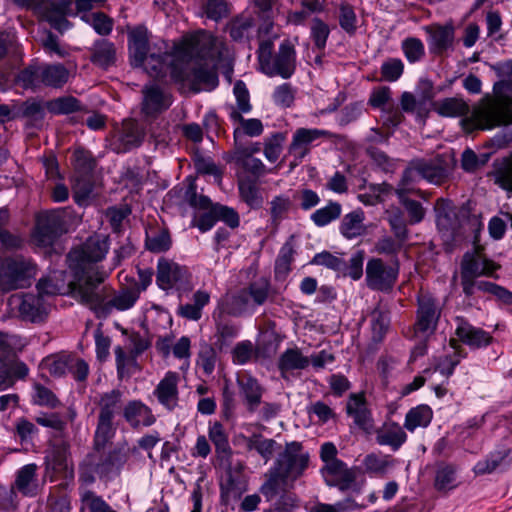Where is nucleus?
I'll return each instance as SVG.
<instances>
[{
    "label": "nucleus",
    "mask_w": 512,
    "mask_h": 512,
    "mask_svg": "<svg viewBox=\"0 0 512 512\" xmlns=\"http://www.w3.org/2000/svg\"><path fill=\"white\" fill-rule=\"evenodd\" d=\"M230 121L233 124H239L238 127L234 129V137L236 138L238 135L243 134L249 137H258L264 131L263 123L260 119L257 118H249L245 119L242 115H239L235 111L231 113Z\"/></svg>",
    "instance_id": "8fccbe9b"
},
{
    "label": "nucleus",
    "mask_w": 512,
    "mask_h": 512,
    "mask_svg": "<svg viewBox=\"0 0 512 512\" xmlns=\"http://www.w3.org/2000/svg\"><path fill=\"white\" fill-rule=\"evenodd\" d=\"M67 211L54 209L41 213L37 218L34 239L41 246H50L57 237L67 232Z\"/></svg>",
    "instance_id": "4468645a"
},
{
    "label": "nucleus",
    "mask_w": 512,
    "mask_h": 512,
    "mask_svg": "<svg viewBox=\"0 0 512 512\" xmlns=\"http://www.w3.org/2000/svg\"><path fill=\"white\" fill-rule=\"evenodd\" d=\"M233 94L236 99V105L227 104L225 106L229 115V119H231V113L233 111H235L239 115L250 113L252 111L253 106L250 101L249 90L244 81L237 80L234 83Z\"/></svg>",
    "instance_id": "de8ad7c7"
},
{
    "label": "nucleus",
    "mask_w": 512,
    "mask_h": 512,
    "mask_svg": "<svg viewBox=\"0 0 512 512\" xmlns=\"http://www.w3.org/2000/svg\"><path fill=\"white\" fill-rule=\"evenodd\" d=\"M46 473L50 475V480L54 481L55 476L73 477V466L69 460L65 449L55 450L51 457L46 461Z\"/></svg>",
    "instance_id": "e433bc0d"
},
{
    "label": "nucleus",
    "mask_w": 512,
    "mask_h": 512,
    "mask_svg": "<svg viewBox=\"0 0 512 512\" xmlns=\"http://www.w3.org/2000/svg\"><path fill=\"white\" fill-rule=\"evenodd\" d=\"M310 455L301 442L291 441L277 455L273 465L290 477L291 483L300 478L309 466Z\"/></svg>",
    "instance_id": "f8f14e48"
},
{
    "label": "nucleus",
    "mask_w": 512,
    "mask_h": 512,
    "mask_svg": "<svg viewBox=\"0 0 512 512\" xmlns=\"http://www.w3.org/2000/svg\"><path fill=\"white\" fill-rule=\"evenodd\" d=\"M455 323V335L463 344L470 348L480 349L492 342L493 337L489 332L473 326L464 317H456Z\"/></svg>",
    "instance_id": "4be33fe9"
},
{
    "label": "nucleus",
    "mask_w": 512,
    "mask_h": 512,
    "mask_svg": "<svg viewBox=\"0 0 512 512\" xmlns=\"http://www.w3.org/2000/svg\"><path fill=\"white\" fill-rule=\"evenodd\" d=\"M407 438L404 426L394 421L385 422L376 432V442L382 446H390L393 451L399 450Z\"/></svg>",
    "instance_id": "c85d7f7f"
},
{
    "label": "nucleus",
    "mask_w": 512,
    "mask_h": 512,
    "mask_svg": "<svg viewBox=\"0 0 512 512\" xmlns=\"http://www.w3.org/2000/svg\"><path fill=\"white\" fill-rule=\"evenodd\" d=\"M46 108L52 114L63 115L80 111L82 106L77 98L73 96H63L48 101Z\"/></svg>",
    "instance_id": "6e6d98bb"
},
{
    "label": "nucleus",
    "mask_w": 512,
    "mask_h": 512,
    "mask_svg": "<svg viewBox=\"0 0 512 512\" xmlns=\"http://www.w3.org/2000/svg\"><path fill=\"white\" fill-rule=\"evenodd\" d=\"M42 85L60 88L69 78V71L62 64H48L42 66Z\"/></svg>",
    "instance_id": "09e8293b"
},
{
    "label": "nucleus",
    "mask_w": 512,
    "mask_h": 512,
    "mask_svg": "<svg viewBox=\"0 0 512 512\" xmlns=\"http://www.w3.org/2000/svg\"><path fill=\"white\" fill-rule=\"evenodd\" d=\"M433 110L442 117H461L469 112L468 104L461 98L448 97L433 102Z\"/></svg>",
    "instance_id": "79ce46f5"
},
{
    "label": "nucleus",
    "mask_w": 512,
    "mask_h": 512,
    "mask_svg": "<svg viewBox=\"0 0 512 512\" xmlns=\"http://www.w3.org/2000/svg\"><path fill=\"white\" fill-rule=\"evenodd\" d=\"M507 453L504 451H495L490 453L486 459L478 461L474 466V472L479 475L490 474L494 472L506 459Z\"/></svg>",
    "instance_id": "69168bd1"
},
{
    "label": "nucleus",
    "mask_w": 512,
    "mask_h": 512,
    "mask_svg": "<svg viewBox=\"0 0 512 512\" xmlns=\"http://www.w3.org/2000/svg\"><path fill=\"white\" fill-rule=\"evenodd\" d=\"M310 30L315 47L324 51L330 34L329 26L322 19L315 17L312 19Z\"/></svg>",
    "instance_id": "338daca9"
},
{
    "label": "nucleus",
    "mask_w": 512,
    "mask_h": 512,
    "mask_svg": "<svg viewBox=\"0 0 512 512\" xmlns=\"http://www.w3.org/2000/svg\"><path fill=\"white\" fill-rule=\"evenodd\" d=\"M399 261L396 259L387 264L383 259L373 257L367 261L365 282L369 289L390 292L397 282Z\"/></svg>",
    "instance_id": "9b49d317"
},
{
    "label": "nucleus",
    "mask_w": 512,
    "mask_h": 512,
    "mask_svg": "<svg viewBox=\"0 0 512 512\" xmlns=\"http://www.w3.org/2000/svg\"><path fill=\"white\" fill-rule=\"evenodd\" d=\"M104 278L105 274L101 272L87 273L73 289L80 301L98 314L101 313L105 298L108 297V288L101 286Z\"/></svg>",
    "instance_id": "2eb2a0df"
},
{
    "label": "nucleus",
    "mask_w": 512,
    "mask_h": 512,
    "mask_svg": "<svg viewBox=\"0 0 512 512\" xmlns=\"http://www.w3.org/2000/svg\"><path fill=\"white\" fill-rule=\"evenodd\" d=\"M71 355L58 354L46 357L42 365L54 377L64 376L69 372Z\"/></svg>",
    "instance_id": "052dcab7"
},
{
    "label": "nucleus",
    "mask_w": 512,
    "mask_h": 512,
    "mask_svg": "<svg viewBox=\"0 0 512 512\" xmlns=\"http://www.w3.org/2000/svg\"><path fill=\"white\" fill-rule=\"evenodd\" d=\"M255 13L263 21L261 29L269 33L274 25V19L279 14L280 0H252Z\"/></svg>",
    "instance_id": "37998d69"
},
{
    "label": "nucleus",
    "mask_w": 512,
    "mask_h": 512,
    "mask_svg": "<svg viewBox=\"0 0 512 512\" xmlns=\"http://www.w3.org/2000/svg\"><path fill=\"white\" fill-rule=\"evenodd\" d=\"M442 313L439 301L428 292H422L417 296L416 321L413 332L416 337L426 340L437 329Z\"/></svg>",
    "instance_id": "1a4fd4ad"
},
{
    "label": "nucleus",
    "mask_w": 512,
    "mask_h": 512,
    "mask_svg": "<svg viewBox=\"0 0 512 512\" xmlns=\"http://www.w3.org/2000/svg\"><path fill=\"white\" fill-rule=\"evenodd\" d=\"M433 419L432 409L425 404L411 408L405 415L404 428L414 432L417 428H426Z\"/></svg>",
    "instance_id": "a19ab883"
},
{
    "label": "nucleus",
    "mask_w": 512,
    "mask_h": 512,
    "mask_svg": "<svg viewBox=\"0 0 512 512\" xmlns=\"http://www.w3.org/2000/svg\"><path fill=\"white\" fill-rule=\"evenodd\" d=\"M472 119L475 126L482 130H489L512 122V98L508 96L497 97L482 108L474 111Z\"/></svg>",
    "instance_id": "9d476101"
},
{
    "label": "nucleus",
    "mask_w": 512,
    "mask_h": 512,
    "mask_svg": "<svg viewBox=\"0 0 512 512\" xmlns=\"http://www.w3.org/2000/svg\"><path fill=\"white\" fill-rule=\"evenodd\" d=\"M346 411L348 416L353 418L354 424L358 428L366 432L371 431L373 428V419L367 408L365 397L362 394H351L349 396Z\"/></svg>",
    "instance_id": "bb28decb"
},
{
    "label": "nucleus",
    "mask_w": 512,
    "mask_h": 512,
    "mask_svg": "<svg viewBox=\"0 0 512 512\" xmlns=\"http://www.w3.org/2000/svg\"><path fill=\"white\" fill-rule=\"evenodd\" d=\"M293 209V201L287 194H279L274 196L269 202L270 225L277 231L280 224L288 218L290 211Z\"/></svg>",
    "instance_id": "4c0bfd02"
},
{
    "label": "nucleus",
    "mask_w": 512,
    "mask_h": 512,
    "mask_svg": "<svg viewBox=\"0 0 512 512\" xmlns=\"http://www.w3.org/2000/svg\"><path fill=\"white\" fill-rule=\"evenodd\" d=\"M310 365L309 356L302 353L297 346L286 349L278 358L277 367L282 377L296 370H305Z\"/></svg>",
    "instance_id": "7c9ffc66"
},
{
    "label": "nucleus",
    "mask_w": 512,
    "mask_h": 512,
    "mask_svg": "<svg viewBox=\"0 0 512 512\" xmlns=\"http://www.w3.org/2000/svg\"><path fill=\"white\" fill-rule=\"evenodd\" d=\"M424 30L428 34L427 41L432 53L442 54L453 46L455 30L452 23L432 24L425 26Z\"/></svg>",
    "instance_id": "a878e982"
},
{
    "label": "nucleus",
    "mask_w": 512,
    "mask_h": 512,
    "mask_svg": "<svg viewBox=\"0 0 512 512\" xmlns=\"http://www.w3.org/2000/svg\"><path fill=\"white\" fill-rule=\"evenodd\" d=\"M80 501L82 509L89 512H117L101 496L92 490L80 489Z\"/></svg>",
    "instance_id": "5fc2aeb1"
},
{
    "label": "nucleus",
    "mask_w": 512,
    "mask_h": 512,
    "mask_svg": "<svg viewBox=\"0 0 512 512\" xmlns=\"http://www.w3.org/2000/svg\"><path fill=\"white\" fill-rule=\"evenodd\" d=\"M246 489L247 481L243 463L237 462L234 465H229L220 482L221 497L227 501L237 499L241 497Z\"/></svg>",
    "instance_id": "412c9836"
},
{
    "label": "nucleus",
    "mask_w": 512,
    "mask_h": 512,
    "mask_svg": "<svg viewBox=\"0 0 512 512\" xmlns=\"http://www.w3.org/2000/svg\"><path fill=\"white\" fill-rule=\"evenodd\" d=\"M123 392L119 389H112L99 395L96 401L98 409L97 426L94 432V447L96 450L105 448L117 431V416L124 411Z\"/></svg>",
    "instance_id": "39448f33"
},
{
    "label": "nucleus",
    "mask_w": 512,
    "mask_h": 512,
    "mask_svg": "<svg viewBox=\"0 0 512 512\" xmlns=\"http://www.w3.org/2000/svg\"><path fill=\"white\" fill-rule=\"evenodd\" d=\"M123 419L134 430L151 427L157 420L152 409L139 399L125 403Z\"/></svg>",
    "instance_id": "393cba45"
},
{
    "label": "nucleus",
    "mask_w": 512,
    "mask_h": 512,
    "mask_svg": "<svg viewBox=\"0 0 512 512\" xmlns=\"http://www.w3.org/2000/svg\"><path fill=\"white\" fill-rule=\"evenodd\" d=\"M72 0H40L36 7V15L60 33L72 27L67 17H74Z\"/></svg>",
    "instance_id": "dca6fc26"
},
{
    "label": "nucleus",
    "mask_w": 512,
    "mask_h": 512,
    "mask_svg": "<svg viewBox=\"0 0 512 512\" xmlns=\"http://www.w3.org/2000/svg\"><path fill=\"white\" fill-rule=\"evenodd\" d=\"M270 282L267 278L261 277L253 282H251L246 288L248 295L252 300L253 306H261L263 305L270 294Z\"/></svg>",
    "instance_id": "13d9d810"
},
{
    "label": "nucleus",
    "mask_w": 512,
    "mask_h": 512,
    "mask_svg": "<svg viewBox=\"0 0 512 512\" xmlns=\"http://www.w3.org/2000/svg\"><path fill=\"white\" fill-rule=\"evenodd\" d=\"M142 113L147 117H156L166 111L173 102L172 95L158 84L150 82L142 89Z\"/></svg>",
    "instance_id": "a211bd4d"
},
{
    "label": "nucleus",
    "mask_w": 512,
    "mask_h": 512,
    "mask_svg": "<svg viewBox=\"0 0 512 512\" xmlns=\"http://www.w3.org/2000/svg\"><path fill=\"white\" fill-rule=\"evenodd\" d=\"M394 465L395 460L390 455L369 453L363 459L364 469L369 474L383 476Z\"/></svg>",
    "instance_id": "603ef678"
},
{
    "label": "nucleus",
    "mask_w": 512,
    "mask_h": 512,
    "mask_svg": "<svg viewBox=\"0 0 512 512\" xmlns=\"http://www.w3.org/2000/svg\"><path fill=\"white\" fill-rule=\"evenodd\" d=\"M342 213V205L337 201H328L326 206L315 210L311 215V221L317 227H324L337 220Z\"/></svg>",
    "instance_id": "3c124183"
},
{
    "label": "nucleus",
    "mask_w": 512,
    "mask_h": 512,
    "mask_svg": "<svg viewBox=\"0 0 512 512\" xmlns=\"http://www.w3.org/2000/svg\"><path fill=\"white\" fill-rule=\"evenodd\" d=\"M500 266L489 259L480 247L464 253L460 263V278L463 293L470 297L475 294L476 278L494 277Z\"/></svg>",
    "instance_id": "0eeeda50"
},
{
    "label": "nucleus",
    "mask_w": 512,
    "mask_h": 512,
    "mask_svg": "<svg viewBox=\"0 0 512 512\" xmlns=\"http://www.w3.org/2000/svg\"><path fill=\"white\" fill-rule=\"evenodd\" d=\"M241 199L251 208H259L262 197L256 184L250 180H240L238 183Z\"/></svg>",
    "instance_id": "e2e57ef3"
},
{
    "label": "nucleus",
    "mask_w": 512,
    "mask_h": 512,
    "mask_svg": "<svg viewBox=\"0 0 512 512\" xmlns=\"http://www.w3.org/2000/svg\"><path fill=\"white\" fill-rule=\"evenodd\" d=\"M335 134L324 129L298 128L292 136L289 152L296 159L302 160L310 153L311 144L320 138L332 139Z\"/></svg>",
    "instance_id": "aec40b11"
},
{
    "label": "nucleus",
    "mask_w": 512,
    "mask_h": 512,
    "mask_svg": "<svg viewBox=\"0 0 512 512\" xmlns=\"http://www.w3.org/2000/svg\"><path fill=\"white\" fill-rule=\"evenodd\" d=\"M144 136L145 132L135 120H124L117 135V152H127L139 147L143 142Z\"/></svg>",
    "instance_id": "cd10ccee"
},
{
    "label": "nucleus",
    "mask_w": 512,
    "mask_h": 512,
    "mask_svg": "<svg viewBox=\"0 0 512 512\" xmlns=\"http://www.w3.org/2000/svg\"><path fill=\"white\" fill-rule=\"evenodd\" d=\"M364 220L365 213L362 209L353 210L344 215L339 226V231L342 236L348 240L363 236L367 231Z\"/></svg>",
    "instance_id": "72a5a7b5"
},
{
    "label": "nucleus",
    "mask_w": 512,
    "mask_h": 512,
    "mask_svg": "<svg viewBox=\"0 0 512 512\" xmlns=\"http://www.w3.org/2000/svg\"><path fill=\"white\" fill-rule=\"evenodd\" d=\"M37 469L35 463H30L17 471L13 487L23 496L34 497L37 495Z\"/></svg>",
    "instance_id": "473e14b6"
},
{
    "label": "nucleus",
    "mask_w": 512,
    "mask_h": 512,
    "mask_svg": "<svg viewBox=\"0 0 512 512\" xmlns=\"http://www.w3.org/2000/svg\"><path fill=\"white\" fill-rule=\"evenodd\" d=\"M266 478V481L260 487V492L268 501L286 491L288 484L291 482L290 477L286 476L275 465H272L268 470Z\"/></svg>",
    "instance_id": "2f4dec72"
},
{
    "label": "nucleus",
    "mask_w": 512,
    "mask_h": 512,
    "mask_svg": "<svg viewBox=\"0 0 512 512\" xmlns=\"http://www.w3.org/2000/svg\"><path fill=\"white\" fill-rule=\"evenodd\" d=\"M81 20L92 26L94 31L101 36H107L113 30V19L103 12L83 14Z\"/></svg>",
    "instance_id": "4d7b16f0"
},
{
    "label": "nucleus",
    "mask_w": 512,
    "mask_h": 512,
    "mask_svg": "<svg viewBox=\"0 0 512 512\" xmlns=\"http://www.w3.org/2000/svg\"><path fill=\"white\" fill-rule=\"evenodd\" d=\"M295 253L294 236L291 235L280 248L275 260L274 272L276 279H285L291 272Z\"/></svg>",
    "instance_id": "58836bf2"
},
{
    "label": "nucleus",
    "mask_w": 512,
    "mask_h": 512,
    "mask_svg": "<svg viewBox=\"0 0 512 512\" xmlns=\"http://www.w3.org/2000/svg\"><path fill=\"white\" fill-rule=\"evenodd\" d=\"M179 381L180 376L177 372L168 371L153 391L158 403L167 411H173L178 406Z\"/></svg>",
    "instance_id": "5701e85b"
},
{
    "label": "nucleus",
    "mask_w": 512,
    "mask_h": 512,
    "mask_svg": "<svg viewBox=\"0 0 512 512\" xmlns=\"http://www.w3.org/2000/svg\"><path fill=\"white\" fill-rule=\"evenodd\" d=\"M109 238L101 234H94L86 239V241L72 249L67 260L69 267L77 274L85 272L89 264L102 261L109 251Z\"/></svg>",
    "instance_id": "6e6552de"
},
{
    "label": "nucleus",
    "mask_w": 512,
    "mask_h": 512,
    "mask_svg": "<svg viewBox=\"0 0 512 512\" xmlns=\"http://www.w3.org/2000/svg\"><path fill=\"white\" fill-rule=\"evenodd\" d=\"M90 61L103 69H107L116 62V48L114 43L107 39L96 40L91 48Z\"/></svg>",
    "instance_id": "c9c22d12"
},
{
    "label": "nucleus",
    "mask_w": 512,
    "mask_h": 512,
    "mask_svg": "<svg viewBox=\"0 0 512 512\" xmlns=\"http://www.w3.org/2000/svg\"><path fill=\"white\" fill-rule=\"evenodd\" d=\"M10 302H18V312L23 320L41 322L47 315L43 297L32 293L14 295Z\"/></svg>",
    "instance_id": "b1692460"
},
{
    "label": "nucleus",
    "mask_w": 512,
    "mask_h": 512,
    "mask_svg": "<svg viewBox=\"0 0 512 512\" xmlns=\"http://www.w3.org/2000/svg\"><path fill=\"white\" fill-rule=\"evenodd\" d=\"M191 274L187 267L179 265L173 260L161 257L157 263L156 283L161 290L175 289L188 292L192 289Z\"/></svg>",
    "instance_id": "ddd939ff"
},
{
    "label": "nucleus",
    "mask_w": 512,
    "mask_h": 512,
    "mask_svg": "<svg viewBox=\"0 0 512 512\" xmlns=\"http://www.w3.org/2000/svg\"><path fill=\"white\" fill-rule=\"evenodd\" d=\"M241 394L244 396L249 412H255L261 403L263 388L253 377L238 380Z\"/></svg>",
    "instance_id": "c03bdc74"
},
{
    "label": "nucleus",
    "mask_w": 512,
    "mask_h": 512,
    "mask_svg": "<svg viewBox=\"0 0 512 512\" xmlns=\"http://www.w3.org/2000/svg\"><path fill=\"white\" fill-rule=\"evenodd\" d=\"M115 362L117 369V376L120 380L130 377L136 372L140 371V366L137 362V356L131 351L126 353L121 346H116L114 349Z\"/></svg>",
    "instance_id": "a18cd8bd"
},
{
    "label": "nucleus",
    "mask_w": 512,
    "mask_h": 512,
    "mask_svg": "<svg viewBox=\"0 0 512 512\" xmlns=\"http://www.w3.org/2000/svg\"><path fill=\"white\" fill-rule=\"evenodd\" d=\"M197 39L194 52L185 58L174 57L168 75L181 85H188L194 93L212 91L219 85L217 73L218 51L211 39L189 35Z\"/></svg>",
    "instance_id": "f03ea898"
},
{
    "label": "nucleus",
    "mask_w": 512,
    "mask_h": 512,
    "mask_svg": "<svg viewBox=\"0 0 512 512\" xmlns=\"http://www.w3.org/2000/svg\"><path fill=\"white\" fill-rule=\"evenodd\" d=\"M358 471V467H348L342 460L324 464L321 468L325 483L328 486L337 487L340 491L354 488Z\"/></svg>",
    "instance_id": "f3484780"
},
{
    "label": "nucleus",
    "mask_w": 512,
    "mask_h": 512,
    "mask_svg": "<svg viewBox=\"0 0 512 512\" xmlns=\"http://www.w3.org/2000/svg\"><path fill=\"white\" fill-rule=\"evenodd\" d=\"M246 448L255 451L265 463L270 461L281 445L272 438H266L261 433H253L245 438Z\"/></svg>",
    "instance_id": "f704fd0d"
},
{
    "label": "nucleus",
    "mask_w": 512,
    "mask_h": 512,
    "mask_svg": "<svg viewBox=\"0 0 512 512\" xmlns=\"http://www.w3.org/2000/svg\"><path fill=\"white\" fill-rule=\"evenodd\" d=\"M37 264L23 255L0 259V291L7 293L27 288L37 274Z\"/></svg>",
    "instance_id": "423d86ee"
},
{
    "label": "nucleus",
    "mask_w": 512,
    "mask_h": 512,
    "mask_svg": "<svg viewBox=\"0 0 512 512\" xmlns=\"http://www.w3.org/2000/svg\"><path fill=\"white\" fill-rule=\"evenodd\" d=\"M96 450L86 455L79 464V482L82 486H90L95 483L96 476L106 482L120 475L126 457L120 449H112L107 453Z\"/></svg>",
    "instance_id": "7ed1b4c3"
},
{
    "label": "nucleus",
    "mask_w": 512,
    "mask_h": 512,
    "mask_svg": "<svg viewBox=\"0 0 512 512\" xmlns=\"http://www.w3.org/2000/svg\"><path fill=\"white\" fill-rule=\"evenodd\" d=\"M195 37H183L170 51H162L151 43V33L144 26H136L128 31V52L130 63L142 67L152 77L162 79L168 75L174 57L190 56L197 47Z\"/></svg>",
    "instance_id": "f257e3e1"
},
{
    "label": "nucleus",
    "mask_w": 512,
    "mask_h": 512,
    "mask_svg": "<svg viewBox=\"0 0 512 512\" xmlns=\"http://www.w3.org/2000/svg\"><path fill=\"white\" fill-rule=\"evenodd\" d=\"M424 179L429 183L440 185L447 179V171L431 161L417 160L403 172L402 184Z\"/></svg>",
    "instance_id": "6ab92c4d"
},
{
    "label": "nucleus",
    "mask_w": 512,
    "mask_h": 512,
    "mask_svg": "<svg viewBox=\"0 0 512 512\" xmlns=\"http://www.w3.org/2000/svg\"><path fill=\"white\" fill-rule=\"evenodd\" d=\"M216 363V350L209 344L202 345L197 359L198 367L206 376H210L215 370Z\"/></svg>",
    "instance_id": "774afa93"
},
{
    "label": "nucleus",
    "mask_w": 512,
    "mask_h": 512,
    "mask_svg": "<svg viewBox=\"0 0 512 512\" xmlns=\"http://www.w3.org/2000/svg\"><path fill=\"white\" fill-rule=\"evenodd\" d=\"M407 190L403 188H398L396 190V194L400 200V203L404 206L406 209L411 224L419 223L423 220L425 211L422 207L421 203L412 199H409L406 197Z\"/></svg>",
    "instance_id": "680f3d73"
},
{
    "label": "nucleus",
    "mask_w": 512,
    "mask_h": 512,
    "mask_svg": "<svg viewBox=\"0 0 512 512\" xmlns=\"http://www.w3.org/2000/svg\"><path fill=\"white\" fill-rule=\"evenodd\" d=\"M252 27V17L242 14L229 22L228 31L233 40H241L248 35Z\"/></svg>",
    "instance_id": "0e129e2a"
},
{
    "label": "nucleus",
    "mask_w": 512,
    "mask_h": 512,
    "mask_svg": "<svg viewBox=\"0 0 512 512\" xmlns=\"http://www.w3.org/2000/svg\"><path fill=\"white\" fill-rule=\"evenodd\" d=\"M257 58L259 70L268 77L289 79L296 71L297 53L295 45L288 39L281 42L276 53L271 40L261 41Z\"/></svg>",
    "instance_id": "20e7f679"
},
{
    "label": "nucleus",
    "mask_w": 512,
    "mask_h": 512,
    "mask_svg": "<svg viewBox=\"0 0 512 512\" xmlns=\"http://www.w3.org/2000/svg\"><path fill=\"white\" fill-rule=\"evenodd\" d=\"M208 436L215 446L217 457L221 461H228L232 456V449L224 426L218 421L214 422L209 426Z\"/></svg>",
    "instance_id": "ea45409f"
},
{
    "label": "nucleus",
    "mask_w": 512,
    "mask_h": 512,
    "mask_svg": "<svg viewBox=\"0 0 512 512\" xmlns=\"http://www.w3.org/2000/svg\"><path fill=\"white\" fill-rule=\"evenodd\" d=\"M457 470L453 465L445 464L439 466L436 471L434 486L438 491H449L456 488Z\"/></svg>",
    "instance_id": "864d4df0"
},
{
    "label": "nucleus",
    "mask_w": 512,
    "mask_h": 512,
    "mask_svg": "<svg viewBox=\"0 0 512 512\" xmlns=\"http://www.w3.org/2000/svg\"><path fill=\"white\" fill-rule=\"evenodd\" d=\"M339 25L349 35H354L358 28L357 15L354 7L348 2H341L338 15Z\"/></svg>",
    "instance_id": "bf43d9fd"
},
{
    "label": "nucleus",
    "mask_w": 512,
    "mask_h": 512,
    "mask_svg": "<svg viewBox=\"0 0 512 512\" xmlns=\"http://www.w3.org/2000/svg\"><path fill=\"white\" fill-rule=\"evenodd\" d=\"M139 299V291L124 289L116 294L112 299L107 300L105 298L104 306L102 307L101 313L108 314L113 309L118 311H125L132 308L137 300Z\"/></svg>",
    "instance_id": "49530a36"
},
{
    "label": "nucleus",
    "mask_w": 512,
    "mask_h": 512,
    "mask_svg": "<svg viewBox=\"0 0 512 512\" xmlns=\"http://www.w3.org/2000/svg\"><path fill=\"white\" fill-rule=\"evenodd\" d=\"M436 223L440 231L453 234L458 226L456 208L452 201L439 198L435 204Z\"/></svg>",
    "instance_id": "c756f323"
}]
</instances>
